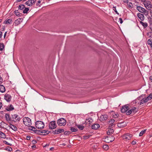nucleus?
<instances>
[{"mask_svg": "<svg viewBox=\"0 0 152 152\" xmlns=\"http://www.w3.org/2000/svg\"><path fill=\"white\" fill-rule=\"evenodd\" d=\"M142 96H140L138 98V99H140V100L139 102V104L140 105L143 104L147 102L149 100H150L152 99V94H150L149 96L146 98H142Z\"/></svg>", "mask_w": 152, "mask_h": 152, "instance_id": "1", "label": "nucleus"}, {"mask_svg": "<svg viewBox=\"0 0 152 152\" xmlns=\"http://www.w3.org/2000/svg\"><path fill=\"white\" fill-rule=\"evenodd\" d=\"M142 2L145 7L148 10H151L152 8V4L150 1L146 0H142Z\"/></svg>", "mask_w": 152, "mask_h": 152, "instance_id": "2", "label": "nucleus"}, {"mask_svg": "<svg viewBox=\"0 0 152 152\" xmlns=\"http://www.w3.org/2000/svg\"><path fill=\"white\" fill-rule=\"evenodd\" d=\"M24 124L27 126H30L32 124L31 119L29 118L25 117L23 118Z\"/></svg>", "mask_w": 152, "mask_h": 152, "instance_id": "3", "label": "nucleus"}, {"mask_svg": "<svg viewBox=\"0 0 152 152\" xmlns=\"http://www.w3.org/2000/svg\"><path fill=\"white\" fill-rule=\"evenodd\" d=\"M35 126L38 129H42L44 128V123L41 121H37L35 123Z\"/></svg>", "mask_w": 152, "mask_h": 152, "instance_id": "4", "label": "nucleus"}, {"mask_svg": "<svg viewBox=\"0 0 152 152\" xmlns=\"http://www.w3.org/2000/svg\"><path fill=\"white\" fill-rule=\"evenodd\" d=\"M12 121L15 122L19 121L21 118H20L18 115L16 114L12 115L11 116Z\"/></svg>", "mask_w": 152, "mask_h": 152, "instance_id": "5", "label": "nucleus"}, {"mask_svg": "<svg viewBox=\"0 0 152 152\" xmlns=\"http://www.w3.org/2000/svg\"><path fill=\"white\" fill-rule=\"evenodd\" d=\"M128 110V111L126 113V114L127 115H129L132 113L133 114H135L138 111V109L135 107H133L131 109H129Z\"/></svg>", "mask_w": 152, "mask_h": 152, "instance_id": "6", "label": "nucleus"}, {"mask_svg": "<svg viewBox=\"0 0 152 152\" xmlns=\"http://www.w3.org/2000/svg\"><path fill=\"white\" fill-rule=\"evenodd\" d=\"M114 137L112 135H108L104 139V141L106 143H110L113 142L114 140Z\"/></svg>", "mask_w": 152, "mask_h": 152, "instance_id": "7", "label": "nucleus"}, {"mask_svg": "<svg viewBox=\"0 0 152 152\" xmlns=\"http://www.w3.org/2000/svg\"><path fill=\"white\" fill-rule=\"evenodd\" d=\"M57 122L59 126H64L66 124V121L64 118H60L58 120Z\"/></svg>", "mask_w": 152, "mask_h": 152, "instance_id": "8", "label": "nucleus"}, {"mask_svg": "<svg viewBox=\"0 0 152 152\" xmlns=\"http://www.w3.org/2000/svg\"><path fill=\"white\" fill-rule=\"evenodd\" d=\"M49 128L50 129H53L57 127L56 122L53 121L50 122L49 124Z\"/></svg>", "mask_w": 152, "mask_h": 152, "instance_id": "9", "label": "nucleus"}, {"mask_svg": "<svg viewBox=\"0 0 152 152\" xmlns=\"http://www.w3.org/2000/svg\"><path fill=\"white\" fill-rule=\"evenodd\" d=\"M124 139L126 140H129L131 139V138L132 137V135L129 133H126L123 135L122 136Z\"/></svg>", "mask_w": 152, "mask_h": 152, "instance_id": "10", "label": "nucleus"}, {"mask_svg": "<svg viewBox=\"0 0 152 152\" xmlns=\"http://www.w3.org/2000/svg\"><path fill=\"white\" fill-rule=\"evenodd\" d=\"M129 109V107L127 105L123 106L121 109V111L122 113H125L127 112Z\"/></svg>", "mask_w": 152, "mask_h": 152, "instance_id": "11", "label": "nucleus"}, {"mask_svg": "<svg viewBox=\"0 0 152 152\" xmlns=\"http://www.w3.org/2000/svg\"><path fill=\"white\" fill-rule=\"evenodd\" d=\"M36 1V0H28L26 2V4L28 6H31L35 4Z\"/></svg>", "mask_w": 152, "mask_h": 152, "instance_id": "12", "label": "nucleus"}, {"mask_svg": "<svg viewBox=\"0 0 152 152\" xmlns=\"http://www.w3.org/2000/svg\"><path fill=\"white\" fill-rule=\"evenodd\" d=\"M11 96L8 94H6L4 96V99L8 102L11 101Z\"/></svg>", "mask_w": 152, "mask_h": 152, "instance_id": "13", "label": "nucleus"}, {"mask_svg": "<svg viewBox=\"0 0 152 152\" xmlns=\"http://www.w3.org/2000/svg\"><path fill=\"white\" fill-rule=\"evenodd\" d=\"M108 118V116L107 115H102L99 118V120L101 121H103L107 120Z\"/></svg>", "mask_w": 152, "mask_h": 152, "instance_id": "14", "label": "nucleus"}, {"mask_svg": "<svg viewBox=\"0 0 152 152\" xmlns=\"http://www.w3.org/2000/svg\"><path fill=\"white\" fill-rule=\"evenodd\" d=\"M137 9L141 13H145L146 12V10L145 9L140 6H137Z\"/></svg>", "mask_w": 152, "mask_h": 152, "instance_id": "15", "label": "nucleus"}, {"mask_svg": "<svg viewBox=\"0 0 152 152\" xmlns=\"http://www.w3.org/2000/svg\"><path fill=\"white\" fill-rule=\"evenodd\" d=\"M23 19L21 18H18L16 20L15 22V26H17L19 25L21 22H22V20Z\"/></svg>", "mask_w": 152, "mask_h": 152, "instance_id": "16", "label": "nucleus"}, {"mask_svg": "<svg viewBox=\"0 0 152 152\" xmlns=\"http://www.w3.org/2000/svg\"><path fill=\"white\" fill-rule=\"evenodd\" d=\"M14 109V107L13 105L12 104H10V105H8L6 107V110L7 111H12Z\"/></svg>", "mask_w": 152, "mask_h": 152, "instance_id": "17", "label": "nucleus"}, {"mask_svg": "<svg viewBox=\"0 0 152 152\" xmlns=\"http://www.w3.org/2000/svg\"><path fill=\"white\" fill-rule=\"evenodd\" d=\"M100 127L99 125L98 124H94L91 126V128L92 129H97Z\"/></svg>", "mask_w": 152, "mask_h": 152, "instance_id": "18", "label": "nucleus"}, {"mask_svg": "<svg viewBox=\"0 0 152 152\" xmlns=\"http://www.w3.org/2000/svg\"><path fill=\"white\" fill-rule=\"evenodd\" d=\"M12 22V19H7L4 22V24H11Z\"/></svg>", "mask_w": 152, "mask_h": 152, "instance_id": "19", "label": "nucleus"}, {"mask_svg": "<svg viewBox=\"0 0 152 152\" xmlns=\"http://www.w3.org/2000/svg\"><path fill=\"white\" fill-rule=\"evenodd\" d=\"M137 16L138 18L142 21H143L144 19V15L142 14H137Z\"/></svg>", "mask_w": 152, "mask_h": 152, "instance_id": "20", "label": "nucleus"}, {"mask_svg": "<svg viewBox=\"0 0 152 152\" xmlns=\"http://www.w3.org/2000/svg\"><path fill=\"white\" fill-rule=\"evenodd\" d=\"M115 121V120L114 119H111L109 121V123L110 124L109 126L110 127H113L115 126L114 124H113V123Z\"/></svg>", "mask_w": 152, "mask_h": 152, "instance_id": "21", "label": "nucleus"}, {"mask_svg": "<svg viewBox=\"0 0 152 152\" xmlns=\"http://www.w3.org/2000/svg\"><path fill=\"white\" fill-rule=\"evenodd\" d=\"M5 117L7 121H12L11 117H10V115L9 114L7 113L6 114Z\"/></svg>", "mask_w": 152, "mask_h": 152, "instance_id": "22", "label": "nucleus"}, {"mask_svg": "<svg viewBox=\"0 0 152 152\" xmlns=\"http://www.w3.org/2000/svg\"><path fill=\"white\" fill-rule=\"evenodd\" d=\"M41 132L42 135H46L49 134L50 133V132L49 131L44 130H41Z\"/></svg>", "mask_w": 152, "mask_h": 152, "instance_id": "23", "label": "nucleus"}, {"mask_svg": "<svg viewBox=\"0 0 152 152\" xmlns=\"http://www.w3.org/2000/svg\"><path fill=\"white\" fill-rule=\"evenodd\" d=\"M5 91V88L3 85H0V91L4 93Z\"/></svg>", "mask_w": 152, "mask_h": 152, "instance_id": "24", "label": "nucleus"}, {"mask_svg": "<svg viewBox=\"0 0 152 152\" xmlns=\"http://www.w3.org/2000/svg\"><path fill=\"white\" fill-rule=\"evenodd\" d=\"M10 128H11L13 130L15 131H16L18 129L17 127L13 125L12 124H10Z\"/></svg>", "mask_w": 152, "mask_h": 152, "instance_id": "25", "label": "nucleus"}, {"mask_svg": "<svg viewBox=\"0 0 152 152\" xmlns=\"http://www.w3.org/2000/svg\"><path fill=\"white\" fill-rule=\"evenodd\" d=\"M140 23L141 25L144 28H146L148 26V23L146 22H143L142 21H140Z\"/></svg>", "mask_w": 152, "mask_h": 152, "instance_id": "26", "label": "nucleus"}, {"mask_svg": "<svg viewBox=\"0 0 152 152\" xmlns=\"http://www.w3.org/2000/svg\"><path fill=\"white\" fill-rule=\"evenodd\" d=\"M126 124L122 122L118 123V126L120 128L126 126Z\"/></svg>", "mask_w": 152, "mask_h": 152, "instance_id": "27", "label": "nucleus"}, {"mask_svg": "<svg viewBox=\"0 0 152 152\" xmlns=\"http://www.w3.org/2000/svg\"><path fill=\"white\" fill-rule=\"evenodd\" d=\"M14 13L17 16H20L21 15V14L20 12H19L18 10H15L14 12Z\"/></svg>", "mask_w": 152, "mask_h": 152, "instance_id": "28", "label": "nucleus"}, {"mask_svg": "<svg viewBox=\"0 0 152 152\" xmlns=\"http://www.w3.org/2000/svg\"><path fill=\"white\" fill-rule=\"evenodd\" d=\"M76 126L80 130H83L84 127L83 126L81 125H76Z\"/></svg>", "mask_w": 152, "mask_h": 152, "instance_id": "29", "label": "nucleus"}, {"mask_svg": "<svg viewBox=\"0 0 152 152\" xmlns=\"http://www.w3.org/2000/svg\"><path fill=\"white\" fill-rule=\"evenodd\" d=\"M0 137L1 138H5L6 137V135L1 131H0Z\"/></svg>", "mask_w": 152, "mask_h": 152, "instance_id": "30", "label": "nucleus"}, {"mask_svg": "<svg viewBox=\"0 0 152 152\" xmlns=\"http://www.w3.org/2000/svg\"><path fill=\"white\" fill-rule=\"evenodd\" d=\"M147 44L150 46L152 45V39H149L147 41Z\"/></svg>", "mask_w": 152, "mask_h": 152, "instance_id": "31", "label": "nucleus"}, {"mask_svg": "<svg viewBox=\"0 0 152 152\" xmlns=\"http://www.w3.org/2000/svg\"><path fill=\"white\" fill-rule=\"evenodd\" d=\"M114 132V130L113 129H109L107 132V134L108 135H110L112 134Z\"/></svg>", "mask_w": 152, "mask_h": 152, "instance_id": "32", "label": "nucleus"}, {"mask_svg": "<svg viewBox=\"0 0 152 152\" xmlns=\"http://www.w3.org/2000/svg\"><path fill=\"white\" fill-rule=\"evenodd\" d=\"M146 131V129H144V130H142L140 133L139 136H142L143 135V134H144L145 133Z\"/></svg>", "mask_w": 152, "mask_h": 152, "instance_id": "33", "label": "nucleus"}, {"mask_svg": "<svg viewBox=\"0 0 152 152\" xmlns=\"http://www.w3.org/2000/svg\"><path fill=\"white\" fill-rule=\"evenodd\" d=\"M4 48V43H1V44L0 45V51L3 50Z\"/></svg>", "mask_w": 152, "mask_h": 152, "instance_id": "34", "label": "nucleus"}, {"mask_svg": "<svg viewBox=\"0 0 152 152\" xmlns=\"http://www.w3.org/2000/svg\"><path fill=\"white\" fill-rule=\"evenodd\" d=\"M70 130L72 132H76L77 131V129L76 128H75L72 127H70Z\"/></svg>", "mask_w": 152, "mask_h": 152, "instance_id": "35", "label": "nucleus"}, {"mask_svg": "<svg viewBox=\"0 0 152 152\" xmlns=\"http://www.w3.org/2000/svg\"><path fill=\"white\" fill-rule=\"evenodd\" d=\"M57 130V132L58 133V134L64 132V129H58Z\"/></svg>", "mask_w": 152, "mask_h": 152, "instance_id": "36", "label": "nucleus"}, {"mask_svg": "<svg viewBox=\"0 0 152 152\" xmlns=\"http://www.w3.org/2000/svg\"><path fill=\"white\" fill-rule=\"evenodd\" d=\"M25 7V6L23 4H20L19 5L18 9L20 10H22Z\"/></svg>", "mask_w": 152, "mask_h": 152, "instance_id": "37", "label": "nucleus"}, {"mask_svg": "<svg viewBox=\"0 0 152 152\" xmlns=\"http://www.w3.org/2000/svg\"><path fill=\"white\" fill-rule=\"evenodd\" d=\"M103 148L105 150H107L109 149V146L108 145H104L103 146Z\"/></svg>", "mask_w": 152, "mask_h": 152, "instance_id": "38", "label": "nucleus"}, {"mask_svg": "<svg viewBox=\"0 0 152 152\" xmlns=\"http://www.w3.org/2000/svg\"><path fill=\"white\" fill-rule=\"evenodd\" d=\"M93 121L92 119L91 118H88L86 119V121L87 122H89V124H91Z\"/></svg>", "mask_w": 152, "mask_h": 152, "instance_id": "39", "label": "nucleus"}, {"mask_svg": "<svg viewBox=\"0 0 152 152\" xmlns=\"http://www.w3.org/2000/svg\"><path fill=\"white\" fill-rule=\"evenodd\" d=\"M29 10V9L28 8H25L23 11V13L24 14L26 13H27V12Z\"/></svg>", "mask_w": 152, "mask_h": 152, "instance_id": "40", "label": "nucleus"}, {"mask_svg": "<svg viewBox=\"0 0 152 152\" xmlns=\"http://www.w3.org/2000/svg\"><path fill=\"white\" fill-rule=\"evenodd\" d=\"M41 130H36V131L34 132L36 134H41Z\"/></svg>", "mask_w": 152, "mask_h": 152, "instance_id": "41", "label": "nucleus"}, {"mask_svg": "<svg viewBox=\"0 0 152 152\" xmlns=\"http://www.w3.org/2000/svg\"><path fill=\"white\" fill-rule=\"evenodd\" d=\"M6 150L9 151H11L12 150V148L10 147H7L6 149Z\"/></svg>", "mask_w": 152, "mask_h": 152, "instance_id": "42", "label": "nucleus"}, {"mask_svg": "<svg viewBox=\"0 0 152 152\" xmlns=\"http://www.w3.org/2000/svg\"><path fill=\"white\" fill-rule=\"evenodd\" d=\"M152 34V32H151V31L147 33V35L149 37H152L151 35H150V34Z\"/></svg>", "mask_w": 152, "mask_h": 152, "instance_id": "43", "label": "nucleus"}, {"mask_svg": "<svg viewBox=\"0 0 152 152\" xmlns=\"http://www.w3.org/2000/svg\"><path fill=\"white\" fill-rule=\"evenodd\" d=\"M31 128H32V129H30V130H32V131H33L34 132H35L36 131V130H37L36 129V128H35L34 127V126H31Z\"/></svg>", "mask_w": 152, "mask_h": 152, "instance_id": "44", "label": "nucleus"}, {"mask_svg": "<svg viewBox=\"0 0 152 152\" xmlns=\"http://www.w3.org/2000/svg\"><path fill=\"white\" fill-rule=\"evenodd\" d=\"M3 143L5 144L9 145L10 146L12 145V144L8 143L7 141L4 140L3 141Z\"/></svg>", "mask_w": 152, "mask_h": 152, "instance_id": "45", "label": "nucleus"}, {"mask_svg": "<svg viewBox=\"0 0 152 152\" xmlns=\"http://www.w3.org/2000/svg\"><path fill=\"white\" fill-rule=\"evenodd\" d=\"M113 9L117 14L119 15V14L117 11L115 7H113Z\"/></svg>", "mask_w": 152, "mask_h": 152, "instance_id": "46", "label": "nucleus"}, {"mask_svg": "<svg viewBox=\"0 0 152 152\" xmlns=\"http://www.w3.org/2000/svg\"><path fill=\"white\" fill-rule=\"evenodd\" d=\"M32 144L33 145H35L37 143V141L36 140H33L31 142Z\"/></svg>", "mask_w": 152, "mask_h": 152, "instance_id": "47", "label": "nucleus"}, {"mask_svg": "<svg viewBox=\"0 0 152 152\" xmlns=\"http://www.w3.org/2000/svg\"><path fill=\"white\" fill-rule=\"evenodd\" d=\"M70 132L69 131H65L64 132V134L65 135H67L70 134Z\"/></svg>", "mask_w": 152, "mask_h": 152, "instance_id": "48", "label": "nucleus"}, {"mask_svg": "<svg viewBox=\"0 0 152 152\" xmlns=\"http://www.w3.org/2000/svg\"><path fill=\"white\" fill-rule=\"evenodd\" d=\"M53 133L54 134H58V133L57 132V130L53 131Z\"/></svg>", "mask_w": 152, "mask_h": 152, "instance_id": "49", "label": "nucleus"}, {"mask_svg": "<svg viewBox=\"0 0 152 152\" xmlns=\"http://www.w3.org/2000/svg\"><path fill=\"white\" fill-rule=\"evenodd\" d=\"M89 137L88 136H83V139L85 140L89 138Z\"/></svg>", "mask_w": 152, "mask_h": 152, "instance_id": "50", "label": "nucleus"}, {"mask_svg": "<svg viewBox=\"0 0 152 152\" xmlns=\"http://www.w3.org/2000/svg\"><path fill=\"white\" fill-rule=\"evenodd\" d=\"M3 81V79L2 77L0 76V84H1Z\"/></svg>", "mask_w": 152, "mask_h": 152, "instance_id": "51", "label": "nucleus"}, {"mask_svg": "<svg viewBox=\"0 0 152 152\" xmlns=\"http://www.w3.org/2000/svg\"><path fill=\"white\" fill-rule=\"evenodd\" d=\"M119 21L120 22V23H121V24L123 22V20L121 18H119Z\"/></svg>", "mask_w": 152, "mask_h": 152, "instance_id": "52", "label": "nucleus"}, {"mask_svg": "<svg viewBox=\"0 0 152 152\" xmlns=\"http://www.w3.org/2000/svg\"><path fill=\"white\" fill-rule=\"evenodd\" d=\"M132 145H135L136 144V142L135 141H133L132 142Z\"/></svg>", "mask_w": 152, "mask_h": 152, "instance_id": "53", "label": "nucleus"}, {"mask_svg": "<svg viewBox=\"0 0 152 152\" xmlns=\"http://www.w3.org/2000/svg\"><path fill=\"white\" fill-rule=\"evenodd\" d=\"M31 137L30 136H27L26 137L27 140H29L30 139Z\"/></svg>", "mask_w": 152, "mask_h": 152, "instance_id": "54", "label": "nucleus"}, {"mask_svg": "<svg viewBox=\"0 0 152 152\" xmlns=\"http://www.w3.org/2000/svg\"><path fill=\"white\" fill-rule=\"evenodd\" d=\"M118 114H115V115H113L114 118H117L118 117Z\"/></svg>", "mask_w": 152, "mask_h": 152, "instance_id": "55", "label": "nucleus"}, {"mask_svg": "<svg viewBox=\"0 0 152 152\" xmlns=\"http://www.w3.org/2000/svg\"><path fill=\"white\" fill-rule=\"evenodd\" d=\"M128 0H124V2L126 3H127L128 2Z\"/></svg>", "mask_w": 152, "mask_h": 152, "instance_id": "56", "label": "nucleus"}, {"mask_svg": "<svg viewBox=\"0 0 152 152\" xmlns=\"http://www.w3.org/2000/svg\"><path fill=\"white\" fill-rule=\"evenodd\" d=\"M2 36V33L1 31H0V39L1 37Z\"/></svg>", "mask_w": 152, "mask_h": 152, "instance_id": "57", "label": "nucleus"}, {"mask_svg": "<svg viewBox=\"0 0 152 152\" xmlns=\"http://www.w3.org/2000/svg\"><path fill=\"white\" fill-rule=\"evenodd\" d=\"M2 106V104L1 102H0V109H1Z\"/></svg>", "mask_w": 152, "mask_h": 152, "instance_id": "58", "label": "nucleus"}, {"mask_svg": "<svg viewBox=\"0 0 152 152\" xmlns=\"http://www.w3.org/2000/svg\"><path fill=\"white\" fill-rule=\"evenodd\" d=\"M150 25L151 26V27H150V29L151 30V32H152V23H151Z\"/></svg>", "mask_w": 152, "mask_h": 152, "instance_id": "59", "label": "nucleus"}, {"mask_svg": "<svg viewBox=\"0 0 152 152\" xmlns=\"http://www.w3.org/2000/svg\"><path fill=\"white\" fill-rule=\"evenodd\" d=\"M7 33V31L5 32V33H4V38H5L6 37Z\"/></svg>", "mask_w": 152, "mask_h": 152, "instance_id": "60", "label": "nucleus"}, {"mask_svg": "<svg viewBox=\"0 0 152 152\" xmlns=\"http://www.w3.org/2000/svg\"><path fill=\"white\" fill-rule=\"evenodd\" d=\"M149 79L152 82V76L150 77Z\"/></svg>", "mask_w": 152, "mask_h": 152, "instance_id": "61", "label": "nucleus"}, {"mask_svg": "<svg viewBox=\"0 0 152 152\" xmlns=\"http://www.w3.org/2000/svg\"><path fill=\"white\" fill-rule=\"evenodd\" d=\"M31 148H36V145H33L32 146H31Z\"/></svg>", "mask_w": 152, "mask_h": 152, "instance_id": "62", "label": "nucleus"}, {"mask_svg": "<svg viewBox=\"0 0 152 152\" xmlns=\"http://www.w3.org/2000/svg\"><path fill=\"white\" fill-rule=\"evenodd\" d=\"M151 16L152 17V10L150 11Z\"/></svg>", "mask_w": 152, "mask_h": 152, "instance_id": "63", "label": "nucleus"}, {"mask_svg": "<svg viewBox=\"0 0 152 152\" xmlns=\"http://www.w3.org/2000/svg\"><path fill=\"white\" fill-rule=\"evenodd\" d=\"M41 3V1H37V3L38 4H40Z\"/></svg>", "mask_w": 152, "mask_h": 152, "instance_id": "64", "label": "nucleus"}]
</instances>
